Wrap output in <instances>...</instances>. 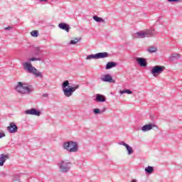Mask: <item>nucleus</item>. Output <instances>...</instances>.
<instances>
[{"label":"nucleus","instance_id":"f257e3e1","mask_svg":"<svg viewBox=\"0 0 182 182\" xmlns=\"http://www.w3.org/2000/svg\"><path fill=\"white\" fill-rule=\"evenodd\" d=\"M16 92L21 95H29L33 92V87L22 82H18L15 87Z\"/></svg>","mask_w":182,"mask_h":182},{"label":"nucleus","instance_id":"f03ea898","mask_svg":"<svg viewBox=\"0 0 182 182\" xmlns=\"http://www.w3.org/2000/svg\"><path fill=\"white\" fill-rule=\"evenodd\" d=\"M62 89L65 97H70L74 92H76L79 89V85L70 87L69 86V80H65L62 84Z\"/></svg>","mask_w":182,"mask_h":182},{"label":"nucleus","instance_id":"7ed1b4c3","mask_svg":"<svg viewBox=\"0 0 182 182\" xmlns=\"http://www.w3.org/2000/svg\"><path fill=\"white\" fill-rule=\"evenodd\" d=\"M23 66L25 70H27L28 73L34 75V76H36V77H41V79L43 77V75L42 74V73L38 71V69H36V68L33 67L31 63L26 62L23 63Z\"/></svg>","mask_w":182,"mask_h":182},{"label":"nucleus","instance_id":"20e7f679","mask_svg":"<svg viewBox=\"0 0 182 182\" xmlns=\"http://www.w3.org/2000/svg\"><path fill=\"white\" fill-rule=\"evenodd\" d=\"M63 147L64 150H67L70 153H77L79 151V145H77V142L70 141L64 142Z\"/></svg>","mask_w":182,"mask_h":182},{"label":"nucleus","instance_id":"39448f33","mask_svg":"<svg viewBox=\"0 0 182 182\" xmlns=\"http://www.w3.org/2000/svg\"><path fill=\"white\" fill-rule=\"evenodd\" d=\"M156 35V31L154 29H146L145 31H138L135 33V38H139L143 39V38H150Z\"/></svg>","mask_w":182,"mask_h":182},{"label":"nucleus","instance_id":"423d86ee","mask_svg":"<svg viewBox=\"0 0 182 182\" xmlns=\"http://www.w3.org/2000/svg\"><path fill=\"white\" fill-rule=\"evenodd\" d=\"M58 167L61 173H68L72 167V162L67 160H62L58 164Z\"/></svg>","mask_w":182,"mask_h":182},{"label":"nucleus","instance_id":"0eeeda50","mask_svg":"<svg viewBox=\"0 0 182 182\" xmlns=\"http://www.w3.org/2000/svg\"><path fill=\"white\" fill-rule=\"evenodd\" d=\"M109 53H97L96 54H92L87 56V60H90V59H105V58H108Z\"/></svg>","mask_w":182,"mask_h":182},{"label":"nucleus","instance_id":"6e6552de","mask_svg":"<svg viewBox=\"0 0 182 182\" xmlns=\"http://www.w3.org/2000/svg\"><path fill=\"white\" fill-rule=\"evenodd\" d=\"M164 69H166L164 66L156 65L154 68H152L151 70V75H153V76L156 77L157 76V75H160V73H163V72H164Z\"/></svg>","mask_w":182,"mask_h":182},{"label":"nucleus","instance_id":"1a4fd4ad","mask_svg":"<svg viewBox=\"0 0 182 182\" xmlns=\"http://www.w3.org/2000/svg\"><path fill=\"white\" fill-rule=\"evenodd\" d=\"M101 80L102 82H107V83H115L114 80H113V77L110 75V74H105L101 77Z\"/></svg>","mask_w":182,"mask_h":182},{"label":"nucleus","instance_id":"9d476101","mask_svg":"<svg viewBox=\"0 0 182 182\" xmlns=\"http://www.w3.org/2000/svg\"><path fill=\"white\" fill-rule=\"evenodd\" d=\"M26 114H31V116H40L41 114V111L31 108V109H27L25 111Z\"/></svg>","mask_w":182,"mask_h":182},{"label":"nucleus","instance_id":"9b49d317","mask_svg":"<svg viewBox=\"0 0 182 182\" xmlns=\"http://www.w3.org/2000/svg\"><path fill=\"white\" fill-rule=\"evenodd\" d=\"M7 130L9 133H16L18 132V126L14 122H11L10 125L7 127Z\"/></svg>","mask_w":182,"mask_h":182},{"label":"nucleus","instance_id":"f8f14e48","mask_svg":"<svg viewBox=\"0 0 182 182\" xmlns=\"http://www.w3.org/2000/svg\"><path fill=\"white\" fill-rule=\"evenodd\" d=\"M9 159H10L9 154H1L0 155V167H2L5 164V161H6L7 160H9Z\"/></svg>","mask_w":182,"mask_h":182},{"label":"nucleus","instance_id":"ddd939ff","mask_svg":"<svg viewBox=\"0 0 182 182\" xmlns=\"http://www.w3.org/2000/svg\"><path fill=\"white\" fill-rule=\"evenodd\" d=\"M42 52H43V50L41 49V47H34L31 52V56H41Z\"/></svg>","mask_w":182,"mask_h":182},{"label":"nucleus","instance_id":"4468645a","mask_svg":"<svg viewBox=\"0 0 182 182\" xmlns=\"http://www.w3.org/2000/svg\"><path fill=\"white\" fill-rule=\"evenodd\" d=\"M136 62L141 67H146V66H147V61L146 60V58L136 57Z\"/></svg>","mask_w":182,"mask_h":182},{"label":"nucleus","instance_id":"2eb2a0df","mask_svg":"<svg viewBox=\"0 0 182 182\" xmlns=\"http://www.w3.org/2000/svg\"><path fill=\"white\" fill-rule=\"evenodd\" d=\"M58 28H60V29H63V31H65L66 32H69L70 30V26L66 23H59Z\"/></svg>","mask_w":182,"mask_h":182},{"label":"nucleus","instance_id":"dca6fc26","mask_svg":"<svg viewBox=\"0 0 182 182\" xmlns=\"http://www.w3.org/2000/svg\"><path fill=\"white\" fill-rule=\"evenodd\" d=\"M95 100L98 102L103 103L106 102V97L102 94H97L95 95Z\"/></svg>","mask_w":182,"mask_h":182},{"label":"nucleus","instance_id":"f3484780","mask_svg":"<svg viewBox=\"0 0 182 182\" xmlns=\"http://www.w3.org/2000/svg\"><path fill=\"white\" fill-rule=\"evenodd\" d=\"M116 66H117V63L113 61L108 62L105 65V69L106 70H109V69L116 68Z\"/></svg>","mask_w":182,"mask_h":182},{"label":"nucleus","instance_id":"a211bd4d","mask_svg":"<svg viewBox=\"0 0 182 182\" xmlns=\"http://www.w3.org/2000/svg\"><path fill=\"white\" fill-rule=\"evenodd\" d=\"M153 127H156V125L153 124H146L141 127V130H142V132H149V130H151Z\"/></svg>","mask_w":182,"mask_h":182},{"label":"nucleus","instance_id":"6ab92c4d","mask_svg":"<svg viewBox=\"0 0 182 182\" xmlns=\"http://www.w3.org/2000/svg\"><path fill=\"white\" fill-rule=\"evenodd\" d=\"M177 59H180V54L178 53H173L169 57V60H171V62H173V60H177Z\"/></svg>","mask_w":182,"mask_h":182},{"label":"nucleus","instance_id":"aec40b11","mask_svg":"<svg viewBox=\"0 0 182 182\" xmlns=\"http://www.w3.org/2000/svg\"><path fill=\"white\" fill-rule=\"evenodd\" d=\"M153 171H154V167L148 166L146 168H145V173L146 174H152Z\"/></svg>","mask_w":182,"mask_h":182},{"label":"nucleus","instance_id":"412c9836","mask_svg":"<svg viewBox=\"0 0 182 182\" xmlns=\"http://www.w3.org/2000/svg\"><path fill=\"white\" fill-rule=\"evenodd\" d=\"M92 18L95 22H103L105 23V19H103L102 17H99L97 16H93Z\"/></svg>","mask_w":182,"mask_h":182},{"label":"nucleus","instance_id":"4be33fe9","mask_svg":"<svg viewBox=\"0 0 182 182\" xmlns=\"http://www.w3.org/2000/svg\"><path fill=\"white\" fill-rule=\"evenodd\" d=\"M147 51L149 53H154L155 52H157V48L154 47V46H151L147 49Z\"/></svg>","mask_w":182,"mask_h":182},{"label":"nucleus","instance_id":"5701e85b","mask_svg":"<svg viewBox=\"0 0 182 182\" xmlns=\"http://www.w3.org/2000/svg\"><path fill=\"white\" fill-rule=\"evenodd\" d=\"M127 149V151L128 153V155L130 156L131 154H133V148H132V146H130L129 145H127V146H125Z\"/></svg>","mask_w":182,"mask_h":182},{"label":"nucleus","instance_id":"b1692460","mask_svg":"<svg viewBox=\"0 0 182 182\" xmlns=\"http://www.w3.org/2000/svg\"><path fill=\"white\" fill-rule=\"evenodd\" d=\"M81 39L82 38H76L74 40H71L70 41V45H76V43L80 42Z\"/></svg>","mask_w":182,"mask_h":182},{"label":"nucleus","instance_id":"393cba45","mask_svg":"<svg viewBox=\"0 0 182 182\" xmlns=\"http://www.w3.org/2000/svg\"><path fill=\"white\" fill-rule=\"evenodd\" d=\"M38 60L41 61V60H42V58L33 57V58L28 59V62H36Z\"/></svg>","mask_w":182,"mask_h":182},{"label":"nucleus","instance_id":"a878e982","mask_svg":"<svg viewBox=\"0 0 182 182\" xmlns=\"http://www.w3.org/2000/svg\"><path fill=\"white\" fill-rule=\"evenodd\" d=\"M124 93H127V95H132L133 93V91L130 90H124L120 91V95H123Z\"/></svg>","mask_w":182,"mask_h":182},{"label":"nucleus","instance_id":"bb28decb","mask_svg":"<svg viewBox=\"0 0 182 182\" xmlns=\"http://www.w3.org/2000/svg\"><path fill=\"white\" fill-rule=\"evenodd\" d=\"M31 35L34 38H38V36H39V33L38 32V31H33L31 32Z\"/></svg>","mask_w":182,"mask_h":182},{"label":"nucleus","instance_id":"cd10ccee","mask_svg":"<svg viewBox=\"0 0 182 182\" xmlns=\"http://www.w3.org/2000/svg\"><path fill=\"white\" fill-rule=\"evenodd\" d=\"M93 113H95V114H99L102 113V111H100L99 108H95L93 109Z\"/></svg>","mask_w":182,"mask_h":182},{"label":"nucleus","instance_id":"c85d7f7f","mask_svg":"<svg viewBox=\"0 0 182 182\" xmlns=\"http://www.w3.org/2000/svg\"><path fill=\"white\" fill-rule=\"evenodd\" d=\"M119 146H124V147H127V146H128L129 144H126V142L124 141H121V142H119Z\"/></svg>","mask_w":182,"mask_h":182},{"label":"nucleus","instance_id":"c756f323","mask_svg":"<svg viewBox=\"0 0 182 182\" xmlns=\"http://www.w3.org/2000/svg\"><path fill=\"white\" fill-rule=\"evenodd\" d=\"M5 133L0 132V139H2V137H5Z\"/></svg>","mask_w":182,"mask_h":182},{"label":"nucleus","instance_id":"7c9ffc66","mask_svg":"<svg viewBox=\"0 0 182 182\" xmlns=\"http://www.w3.org/2000/svg\"><path fill=\"white\" fill-rule=\"evenodd\" d=\"M168 2H180V0H168Z\"/></svg>","mask_w":182,"mask_h":182},{"label":"nucleus","instance_id":"2f4dec72","mask_svg":"<svg viewBox=\"0 0 182 182\" xmlns=\"http://www.w3.org/2000/svg\"><path fill=\"white\" fill-rule=\"evenodd\" d=\"M11 29H12V26H8L5 28L6 31H11Z\"/></svg>","mask_w":182,"mask_h":182},{"label":"nucleus","instance_id":"473e14b6","mask_svg":"<svg viewBox=\"0 0 182 182\" xmlns=\"http://www.w3.org/2000/svg\"><path fill=\"white\" fill-rule=\"evenodd\" d=\"M48 96H49V94L48 93L43 94V97H48Z\"/></svg>","mask_w":182,"mask_h":182},{"label":"nucleus","instance_id":"72a5a7b5","mask_svg":"<svg viewBox=\"0 0 182 182\" xmlns=\"http://www.w3.org/2000/svg\"><path fill=\"white\" fill-rule=\"evenodd\" d=\"M48 0H39L40 2H47Z\"/></svg>","mask_w":182,"mask_h":182},{"label":"nucleus","instance_id":"f704fd0d","mask_svg":"<svg viewBox=\"0 0 182 182\" xmlns=\"http://www.w3.org/2000/svg\"><path fill=\"white\" fill-rule=\"evenodd\" d=\"M132 182H137V181H136L135 179H133V180L132 181Z\"/></svg>","mask_w":182,"mask_h":182}]
</instances>
